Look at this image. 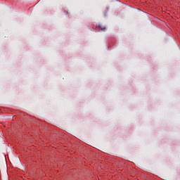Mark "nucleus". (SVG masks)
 Instances as JSON below:
<instances>
[{
    "label": "nucleus",
    "mask_w": 180,
    "mask_h": 180,
    "mask_svg": "<svg viewBox=\"0 0 180 180\" xmlns=\"http://www.w3.org/2000/svg\"><path fill=\"white\" fill-rule=\"evenodd\" d=\"M102 32H105L106 30V27L101 28Z\"/></svg>",
    "instance_id": "f257e3e1"
}]
</instances>
